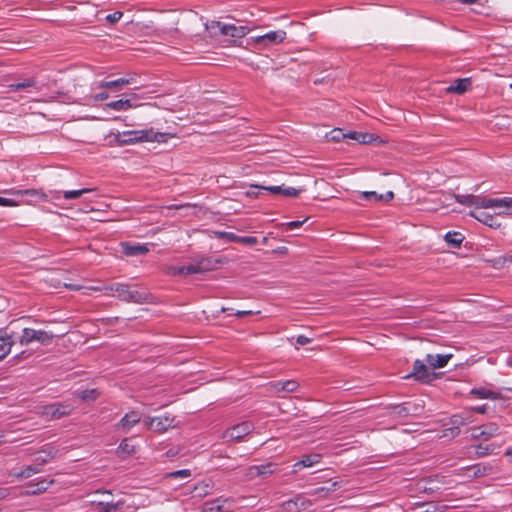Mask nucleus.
Here are the masks:
<instances>
[{
    "mask_svg": "<svg viewBox=\"0 0 512 512\" xmlns=\"http://www.w3.org/2000/svg\"><path fill=\"white\" fill-rule=\"evenodd\" d=\"M105 291H112L124 302L142 304L148 301L149 293L140 291L135 287L123 283H112L104 288Z\"/></svg>",
    "mask_w": 512,
    "mask_h": 512,
    "instance_id": "nucleus-1",
    "label": "nucleus"
},
{
    "mask_svg": "<svg viewBox=\"0 0 512 512\" xmlns=\"http://www.w3.org/2000/svg\"><path fill=\"white\" fill-rule=\"evenodd\" d=\"M159 137H163V134L155 132L151 129L143 130H130L118 133L116 135V141L120 145H131L138 142H149V141H160Z\"/></svg>",
    "mask_w": 512,
    "mask_h": 512,
    "instance_id": "nucleus-2",
    "label": "nucleus"
},
{
    "mask_svg": "<svg viewBox=\"0 0 512 512\" xmlns=\"http://www.w3.org/2000/svg\"><path fill=\"white\" fill-rule=\"evenodd\" d=\"M429 368V365H426L424 361L417 359L413 364L412 371L404 378H413L416 381L428 384L436 378V373L430 371Z\"/></svg>",
    "mask_w": 512,
    "mask_h": 512,
    "instance_id": "nucleus-3",
    "label": "nucleus"
},
{
    "mask_svg": "<svg viewBox=\"0 0 512 512\" xmlns=\"http://www.w3.org/2000/svg\"><path fill=\"white\" fill-rule=\"evenodd\" d=\"M54 338L52 333L44 330H35L32 328H24L20 337L21 345H29L30 343L37 341L41 344H50Z\"/></svg>",
    "mask_w": 512,
    "mask_h": 512,
    "instance_id": "nucleus-4",
    "label": "nucleus"
},
{
    "mask_svg": "<svg viewBox=\"0 0 512 512\" xmlns=\"http://www.w3.org/2000/svg\"><path fill=\"white\" fill-rule=\"evenodd\" d=\"M175 418L170 415L156 416V417H145L143 423L145 427L153 432L164 433L169 428L175 426Z\"/></svg>",
    "mask_w": 512,
    "mask_h": 512,
    "instance_id": "nucleus-5",
    "label": "nucleus"
},
{
    "mask_svg": "<svg viewBox=\"0 0 512 512\" xmlns=\"http://www.w3.org/2000/svg\"><path fill=\"white\" fill-rule=\"evenodd\" d=\"M217 263L218 261H214L212 258H202L196 263L179 267L178 273L181 275L205 273L214 270Z\"/></svg>",
    "mask_w": 512,
    "mask_h": 512,
    "instance_id": "nucleus-6",
    "label": "nucleus"
},
{
    "mask_svg": "<svg viewBox=\"0 0 512 512\" xmlns=\"http://www.w3.org/2000/svg\"><path fill=\"white\" fill-rule=\"evenodd\" d=\"M255 426L250 421L239 423L223 433V438L227 441H240L254 430Z\"/></svg>",
    "mask_w": 512,
    "mask_h": 512,
    "instance_id": "nucleus-7",
    "label": "nucleus"
},
{
    "mask_svg": "<svg viewBox=\"0 0 512 512\" xmlns=\"http://www.w3.org/2000/svg\"><path fill=\"white\" fill-rule=\"evenodd\" d=\"M73 406L68 403H53L43 407L42 415L48 420H57L70 415Z\"/></svg>",
    "mask_w": 512,
    "mask_h": 512,
    "instance_id": "nucleus-8",
    "label": "nucleus"
},
{
    "mask_svg": "<svg viewBox=\"0 0 512 512\" xmlns=\"http://www.w3.org/2000/svg\"><path fill=\"white\" fill-rule=\"evenodd\" d=\"M423 411V405L413 401L404 402L391 407V414L399 418L420 415Z\"/></svg>",
    "mask_w": 512,
    "mask_h": 512,
    "instance_id": "nucleus-9",
    "label": "nucleus"
},
{
    "mask_svg": "<svg viewBox=\"0 0 512 512\" xmlns=\"http://www.w3.org/2000/svg\"><path fill=\"white\" fill-rule=\"evenodd\" d=\"M312 502L301 494L280 504L281 512H302L307 510Z\"/></svg>",
    "mask_w": 512,
    "mask_h": 512,
    "instance_id": "nucleus-10",
    "label": "nucleus"
},
{
    "mask_svg": "<svg viewBox=\"0 0 512 512\" xmlns=\"http://www.w3.org/2000/svg\"><path fill=\"white\" fill-rule=\"evenodd\" d=\"M500 434V427L495 423H488L472 429L474 439L487 441L490 438Z\"/></svg>",
    "mask_w": 512,
    "mask_h": 512,
    "instance_id": "nucleus-11",
    "label": "nucleus"
},
{
    "mask_svg": "<svg viewBox=\"0 0 512 512\" xmlns=\"http://www.w3.org/2000/svg\"><path fill=\"white\" fill-rule=\"evenodd\" d=\"M287 33L284 30L270 31L264 35L257 36L255 43L264 47H269L282 43L286 39Z\"/></svg>",
    "mask_w": 512,
    "mask_h": 512,
    "instance_id": "nucleus-12",
    "label": "nucleus"
},
{
    "mask_svg": "<svg viewBox=\"0 0 512 512\" xmlns=\"http://www.w3.org/2000/svg\"><path fill=\"white\" fill-rule=\"evenodd\" d=\"M500 207H512V197L491 198L488 196L478 195V209Z\"/></svg>",
    "mask_w": 512,
    "mask_h": 512,
    "instance_id": "nucleus-13",
    "label": "nucleus"
},
{
    "mask_svg": "<svg viewBox=\"0 0 512 512\" xmlns=\"http://www.w3.org/2000/svg\"><path fill=\"white\" fill-rule=\"evenodd\" d=\"M54 480L41 479L38 482H30L21 491V496H35L44 493L53 484Z\"/></svg>",
    "mask_w": 512,
    "mask_h": 512,
    "instance_id": "nucleus-14",
    "label": "nucleus"
},
{
    "mask_svg": "<svg viewBox=\"0 0 512 512\" xmlns=\"http://www.w3.org/2000/svg\"><path fill=\"white\" fill-rule=\"evenodd\" d=\"M453 357V354H427L425 361L431 369H439L445 367L449 360Z\"/></svg>",
    "mask_w": 512,
    "mask_h": 512,
    "instance_id": "nucleus-15",
    "label": "nucleus"
},
{
    "mask_svg": "<svg viewBox=\"0 0 512 512\" xmlns=\"http://www.w3.org/2000/svg\"><path fill=\"white\" fill-rule=\"evenodd\" d=\"M141 421V415L137 411H130L126 413L117 424L119 429L128 432L133 426Z\"/></svg>",
    "mask_w": 512,
    "mask_h": 512,
    "instance_id": "nucleus-16",
    "label": "nucleus"
},
{
    "mask_svg": "<svg viewBox=\"0 0 512 512\" xmlns=\"http://www.w3.org/2000/svg\"><path fill=\"white\" fill-rule=\"evenodd\" d=\"M57 454V450L51 445H45L35 457L34 462L42 468L43 465L50 462Z\"/></svg>",
    "mask_w": 512,
    "mask_h": 512,
    "instance_id": "nucleus-17",
    "label": "nucleus"
},
{
    "mask_svg": "<svg viewBox=\"0 0 512 512\" xmlns=\"http://www.w3.org/2000/svg\"><path fill=\"white\" fill-rule=\"evenodd\" d=\"M249 32L248 27L246 26H236L234 24H224L221 27V35L230 36L234 38H242L247 35Z\"/></svg>",
    "mask_w": 512,
    "mask_h": 512,
    "instance_id": "nucleus-18",
    "label": "nucleus"
},
{
    "mask_svg": "<svg viewBox=\"0 0 512 512\" xmlns=\"http://www.w3.org/2000/svg\"><path fill=\"white\" fill-rule=\"evenodd\" d=\"M320 460H321V455L320 454L315 453V454L305 455V456L302 457L301 460L297 461L293 465L292 472L293 473H297L302 468L311 467V466L319 463Z\"/></svg>",
    "mask_w": 512,
    "mask_h": 512,
    "instance_id": "nucleus-19",
    "label": "nucleus"
},
{
    "mask_svg": "<svg viewBox=\"0 0 512 512\" xmlns=\"http://www.w3.org/2000/svg\"><path fill=\"white\" fill-rule=\"evenodd\" d=\"M469 215L491 228H498L501 225L495 216L484 211H471Z\"/></svg>",
    "mask_w": 512,
    "mask_h": 512,
    "instance_id": "nucleus-20",
    "label": "nucleus"
},
{
    "mask_svg": "<svg viewBox=\"0 0 512 512\" xmlns=\"http://www.w3.org/2000/svg\"><path fill=\"white\" fill-rule=\"evenodd\" d=\"M471 84L472 82L470 78L457 79L453 85L446 88V91L448 93L463 94L471 88Z\"/></svg>",
    "mask_w": 512,
    "mask_h": 512,
    "instance_id": "nucleus-21",
    "label": "nucleus"
},
{
    "mask_svg": "<svg viewBox=\"0 0 512 512\" xmlns=\"http://www.w3.org/2000/svg\"><path fill=\"white\" fill-rule=\"evenodd\" d=\"M133 80H134V78L132 76H130V77H123V78H119V79L111 80V81H100L98 83V87L119 90L121 87L132 83Z\"/></svg>",
    "mask_w": 512,
    "mask_h": 512,
    "instance_id": "nucleus-22",
    "label": "nucleus"
},
{
    "mask_svg": "<svg viewBox=\"0 0 512 512\" xmlns=\"http://www.w3.org/2000/svg\"><path fill=\"white\" fill-rule=\"evenodd\" d=\"M470 394L480 399H499L501 398V394L499 392H495L493 390L480 387L473 388L470 391Z\"/></svg>",
    "mask_w": 512,
    "mask_h": 512,
    "instance_id": "nucleus-23",
    "label": "nucleus"
},
{
    "mask_svg": "<svg viewBox=\"0 0 512 512\" xmlns=\"http://www.w3.org/2000/svg\"><path fill=\"white\" fill-rule=\"evenodd\" d=\"M123 253L126 256H137V255H144L146 254L149 249L145 245H131L128 243L122 244Z\"/></svg>",
    "mask_w": 512,
    "mask_h": 512,
    "instance_id": "nucleus-24",
    "label": "nucleus"
},
{
    "mask_svg": "<svg viewBox=\"0 0 512 512\" xmlns=\"http://www.w3.org/2000/svg\"><path fill=\"white\" fill-rule=\"evenodd\" d=\"M468 470L472 472L474 477H483L490 475L493 471V467L489 464L478 463L469 467Z\"/></svg>",
    "mask_w": 512,
    "mask_h": 512,
    "instance_id": "nucleus-25",
    "label": "nucleus"
},
{
    "mask_svg": "<svg viewBox=\"0 0 512 512\" xmlns=\"http://www.w3.org/2000/svg\"><path fill=\"white\" fill-rule=\"evenodd\" d=\"M106 107L116 111H126L133 108L134 104L129 99H119L107 103Z\"/></svg>",
    "mask_w": 512,
    "mask_h": 512,
    "instance_id": "nucleus-26",
    "label": "nucleus"
},
{
    "mask_svg": "<svg viewBox=\"0 0 512 512\" xmlns=\"http://www.w3.org/2000/svg\"><path fill=\"white\" fill-rule=\"evenodd\" d=\"M37 81L35 78H27L21 82L12 83L8 85V89L12 92H18L28 88L36 87Z\"/></svg>",
    "mask_w": 512,
    "mask_h": 512,
    "instance_id": "nucleus-27",
    "label": "nucleus"
},
{
    "mask_svg": "<svg viewBox=\"0 0 512 512\" xmlns=\"http://www.w3.org/2000/svg\"><path fill=\"white\" fill-rule=\"evenodd\" d=\"M464 240V236L460 232L449 231L445 235V241L453 248H459Z\"/></svg>",
    "mask_w": 512,
    "mask_h": 512,
    "instance_id": "nucleus-28",
    "label": "nucleus"
},
{
    "mask_svg": "<svg viewBox=\"0 0 512 512\" xmlns=\"http://www.w3.org/2000/svg\"><path fill=\"white\" fill-rule=\"evenodd\" d=\"M136 448L133 444H131V439L125 438L121 441L117 448V453L121 456H129L134 454Z\"/></svg>",
    "mask_w": 512,
    "mask_h": 512,
    "instance_id": "nucleus-29",
    "label": "nucleus"
},
{
    "mask_svg": "<svg viewBox=\"0 0 512 512\" xmlns=\"http://www.w3.org/2000/svg\"><path fill=\"white\" fill-rule=\"evenodd\" d=\"M455 197V200L462 204V205H465V206H468V207H471V206H474L475 208L478 209V195H461V194H456L454 195Z\"/></svg>",
    "mask_w": 512,
    "mask_h": 512,
    "instance_id": "nucleus-30",
    "label": "nucleus"
},
{
    "mask_svg": "<svg viewBox=\"0 0 512 512\" xmlns=\"http://www.w3.org/2000/svg\"><path fill=\"white\" fill-rule=\"evenodd\" d=\"M41 471L42 468H40L39 465H37V463L34 462V464L28 465L20 472L15 473V476L17 478H29L34 474L40 473Z\"/></svg>",
    "mask_w": 512,
    "mask_h": 512,
    "instance_id": "nucleus-31",
    "label": "nucleus"
},
{
    "mask_svg": "<svg viewBox=\"0 0 512 512\" xmlns=\"http://www.w3.org/2000/svg\"><path fill=\"white\" fill-rule=\"evenodd\" d=\"M348 139L357 141L360 144H367L373 140V135L363 132H349L347 133Z\"/></svg>",
    "mask_w": 512,
    "mask_h": 512,
    "instance_id": "nucleus-32",
    "label": "nucleus"
},
{
    "mask_svg": "<svg viewBox=\"0 0 512 512\" xmlns=\"http://www.w3.org/2000/svg\"><path fill=\"white\" fill-rule=\"evenodd\" d=\"M13 343L11 336L5 335L2 338L0 341V357L4 359L11 352Z\"/></svg>",
    "mask_w": 512,
    "mask_h": 512,
    "instance_id": "nucleus-33",
    "label": "nucleus"
},
{
    "mask_svg": "<svg viewBox=\"0 0 512 512\" xmlns=\"http://www.w3.org/2000/svg\"><path fill=\"white\" fill-rule=\"evenodd\" d=\"M259 471V477L266 478L267 476L272 475L277 468V464L268 462L262 465H257Z\"/></svg>",
    "mask_w": 512,
    "mask_h": 512,
    "instance_id": "nucleus-34",
    "label": "nucleus"
},
{
    "mask_svg": "<svg viewBox=\"0 0 512 512\" xmlns=\"http://www.w3.org/2000/svg\"><path fill=\"white\" fill-rule=\"evenodd\" d=\"M213 234L217 239H223L226 242L238 243L239 236L233 232L214 231Z\"/></svg>",
    "mask_w": 512,
    "mask_h": 512,
    "instance_id": "nucleus-35",
    "label": "nucleus"
},
{
    "mask_svg": "<svg viewBox=\"0 0 512 512\" xmlns=\"http://www.w3.org/2000/svg\"><path fill=\"white\" fill-rule=\"evenodd\" d=\"M94 190H95L94 188H83V189H79V190L65 191L63 193V197L66 200L77 199V198L81 197L82 195H84L86 193H90Z\"/></svg>",
    "mask_w": 512,
    "mask_h": 512,
    "instance_id": "nucleus-36",
    "label": "nucleus"
},
{
    "mask_svg": "<svg viewBox=\"0 0 512 512\" xmlns=\"http://www.w3.org/2000/svg\"><path fill=\"white\" fill-rule=\"evenodd\" d=\"M78 397L83 401H94L99 397L97 389H86L78 393Z\"/></svg>",
    "mask_w": 512,
    "mask_h": 512,
    "instance_id": "nucleus-37",
    "label": "nucleus"
},
{
    "mask_svg": "<svg viewBox=\"0 0 512 512\" xmlns=\"http://www.w3.org/2000/svg\"><path fill=\"white\" fill-rule=\"evenodd\" d=\"M451 424L453 425L451 428L452 434L457 435L459 433V426L465 425L466 421L461 415H453L451 417Z\"/></svg>",
    "mask_w": 512,
    "mask_h": 512,
    "instance_id": "nucleus-38",
    "label": "nucleus"
},
{
    "mask_svg": "<svg viewBox=\"0 0 512 512\" xmlns=\"http://www.w3.org/2000/svg\"><path fill=\"white\" fill-rule=\"evenodd\" d=\"M329 140L333 142H340L343 139L348 138L347 133H344L342 129H333L328 135Z\"/></svg>",
    "mask_w": 512,
    "mask_h": 512,
    "instance_id": "nucleus-39",
    "label": "nucleus"
},
{
    "mask_svg": "<svg viewBox=\"0 0 512 512\" xmlns=\"http://www.w3.org/2000/svg\"><path fill=\"white\" fill-rule=\"evenodd\" d=\"M224 24L220 21H211L206 24V29L213 35H221V27H223Z\"/></svg>",
    "mask_w": 512,
    "mask_h": 512,
    "instance_id": "nucleus-40",
    "label": "nucleus"
},
{
    "mask_svg": "<svg viewBox=\"0 0 512 512\" xmlns=\"http://www.w3.org/2000/svg\"><path fill=\"white\" fill-rule=\"evenodd\" d=\"M15 195H29V196H37L41 199L46 198V195L35 189H26V190H17L12 192Z\"/></svg>",
    "mask_w": 512,
    "mask_h": 512,
    "instance_id": "nucleus-41",
    "label": "nucleus"
},
{
    "mask_svg": "<svg viewBox=\"0 0 512 512\" xmlns=\"http://www.w3.org/2000/svg\"><path fill=\"white\" fill-rule=\"evenodd\" d=\"M190 476H191V471L189 469L177 470V471H173V472H170V473L166 474V477H168V478H181V479H185V478H188Z\"/></svg>",
    "mask_w": 512,
    "mask_h": 512,
    "instance_id": "nucleus-42",
    "label": "nucleus"
},
{
    "mask_svg": "<svg viewBox=\"0 0 512 512\" xmlns=\"http://www.w3.org/2000/svg\"><path fill=\"white\" fill-rule=\"evenodd\" d=\"M379 195L380 194H378L375 191H365V192L361 193V198L364 200H367V201L378 202V201H382V198H379Z\"/></svg>",
    "mask_w": 512,
    "mask_h": 512,
    "instance_id": "nucleus-43",
    "label": "nucleus"
},
{
    "mask_svg": "<svg viewBox=\"0 0 512 512\" xmlns=\"http://www.w3.org/2000/svg\"><path fill=\"white\" fill-rule=\"evenodd\" d=\"M238 243L247 246H254L258 243V239L254 236H239Z\"/></svg>",
    "mask_w": 512,
    "mask_h": 512,
    "instance_id": "nucleus-44",
    "label": "nucleus"
},
{
    "mask_svg": "<svg viewBox=\"0 0 512 512\" xmlns=\"http://www.w3.org/2000/svg\"><path fill=\"white\" fill-rule=\"evenodd\" d=\"M256 477H259V471H258L257 465L248 467L245 472V478L247 480H253Z\"/></svg>",
    "mask_w": 512,
    "mask_h": 512,
    "instance_id": "nucleus-45",
    "label": "nucleus"
},
{
    "mask_svg": "<svg viewBox=\"0 0 512 512\" xmlns=\"http://www.w3.org/2000/svg\"><path fill=\"white\" fill-rule=\"evenodd\" d=\"M284 392H294L299 387V384L295 380H286L283 382L282 388Z\"/></svg>",
    "mask_w": 512,
    "mask_h": 512,
    "instance_id": "nucleus-46",
    "label": "nucleus"
},
{
    "mask_svg": "<svg viewBox=\"0 0 512 512\" xmlns=\"http://www.w3.org/2000/svg\"><path fill=\"white\" fill-rule=\"evenodd\" d=\"M491 452H492V449H491L490 445L484 446V445L480 444L476 447V454L479 457L486 456V455L490 454Z\"/></svg>",
    "mask_w": 512,
    "mask_h": 512,
    "instance_id": "nucleus-47",
    "label": "nucleus"
},
{
    "mask_svg": "<svg viewBox=\"0 0 512 512\" xmlns=\"http://www.w3.org/2000/svg\"><path fill=\"white\" fill-rule=\"evenodd\" d=\"M301 190L295 189L293 187H282L281 194L286 197H297L300 194Z\"/></svg>",
    "mask_w": 512,
    "mask_h": 512,
    "instance_id": "nucleus-48",
    "label": "nucleus"
},
{
    "mask_svg": "<svg viewBox=\"0 0 512 512\" xmlns=\"http://www.w3.org/2000/svg\"><path fill=\"white\" fill-rule=\"evenodd\" d=\"M123 16V13L120 11H115L114 13L108 14L106 16V21L110 24L117 23Z\"/></svg>",
    "mask_w": 512,
    "mask_h": 512,
    "instance_id": "nucleus-49",
    "label": "nucleus"
},
{
    "mask_svg": "<svg viewBox=\"0 0 512 512\" xmlns=\"http://www.w3.org/2000/svg\"><path fill=\"white\" fill-rule=\"evenodd\" d=\"M496 263L499 264L500 266L512 264V255L500 256L496 259Z\"/></svg>",
    "mask_w": 512,
    "mask_h": 512,
    "instance_id": "nucleus-50",
    "label": "nucleus"
},
{
    "mask_svg": "<svg viewBox=\"0 0 512 512\" xmlns=\"http://www.w3.org/2000/svg\"><path fill=\"white\" fill-rule=\"evenodd\" d=\"M307 219H304V220H296V221H291V222H288L285 224L286 228L288 230H293V229H296V228H299L303 225L304 222H306Z\"/></svg>",
    "mask_w": 512,
    "mask_h": 512,
    "instance_id": "nucleus-51",
    "label": "nucleus"
},
{
    "mask_svg": "<svg viewBox=\"0 0 512 512\" xmlns=\"http://www.w3.org/2000/svg\"><path fill=\"white\" fill-rule=\"evenodd\" d=\"M283 382L284 381L272 382L270 384L271 391L276 392V393L284 391V387L282 388Z\"/></svg>",
    "mask_w": 512,
    "mask_h": 512,
    "instance_id": "nucleus-52",
    "label": "nucleus"
},
{
    "mask_svg": "<svg viewBox=\"0 0 512 512\" xmlns=\"http://www.w3.org/2000/svg\"><path fill=\"white\" fill-rule=\"evenodd\" d=\"M262 190H266L272 194H281L282 192V186H263Z\"/></svg>",
    "mask_w": 512,
    "mask_h": 512,
    "instance_id": "nucleus-53",
    "label": "nucleus"
},
{
    "mask_svg": "<svg viewBox=\"0 0 512 512\" xmlns=\"http://www.w3.org/2000/svg\"><path fill=\"white\" fill-rule=\"evenodd\" d=\"M258 189H262V185H251L249 190L246 192L247 196L249 197H257L258 196Z\"/></svg>",
    "mask_w": 512,
    "mask_h": 512,
    "instance_id": "nucleus-54",
    "label": "nucleus"
},
{
    "mask_svg": "<svg viewBox=\"0 0 512 512\" xmlns=\"http://www.w3.org/2000/svg\"><path fill=\"white\" fill-rule=\"evenodd\" d=\"M339 487V483L337 481H333V482H328L326 485H325V488L326 489V494H329L331 492H334L338 489Z\"/></svg>",
    "mask_w": 512,
    "mask_h": 512,
    "instance_id": "nucleus-55",
    "label": "nucleus"
},
{
    "mask_svg": "<svg viewBox=\"0 0 512 512\" xmlns=\"http://www.w3.org/2000/svg\"><path fill=\"white\" fill-rule=\"evenodd\" d=\"M326 489L327 488H325V486L315 488L314 490H312L311 495H316L319 497H326L328 495V494H326Z\"/></svg>",
    "mask_w": 512,
    "mask_h": 512,
    "instance_id": "nucleus-56",
    "label": "nucleus"
},
{
    "mask_svg": "<svg viewBox=\"0 0 512 512\" xmlns=\"http://www.w3.org/2000/svg\"><path fill=\"white\" fill-rule=\"evenodd\" d=\"M17 203L9 198L0 197V206H16Z\"/></svg>",
    "mask_w": 512,
    "mask_h": 512,
    "instance_id": "nucleus-57",
    "label": "nucleus"
},
{
    "mask_svg": "<svg viewBox=\"0 0 512 512\" xmlns=\"http://www.w3.org/2000/svg\"><path fill=\"white\" fill-rule=\"evenodd\" d=\"M296 342L299 344V345H306L308 343L311 342V339L304 336V335H299L296 339Z\"/></svg>",
    "mask_w": 512,
    "mask_h": 512,
    "instance_id": "nucleus-58",
    "label": "nucleus"
},
{
    "mask_svg": "<svg viewBox=\"0 0 512 512\" xmlns=\"http://www.w3.org/2000/svg\"><path fill=\"white\" fill-rule=\"evenodd\" d=\"M393 197H394V194L392 191H388L385 194L379 195V198H382V201H384V202H388V201L392 200Z\"/></svg>",
    "mask_w": 512,
    "mask_h": 512,
    "instance_id": "nucleus-59",
    "label": "nucleus"
},
{
    "mask_svg": "<svg viewBox=\"0 0 512 512\" xmlns=\"http://www.w3.org/2000/svg\"><path fill=\"white\" fill-rule=\"evenodd\" d=\"M207 486H195L194 490H200L199 493H197V496L202 497L207 494Z\"/></svg>",
    "mask_w": 512,
    "mask_h": 512,
    "instance_id": "nucleus-60",
    "label": "nucleus"
},
{
    "mask_svg": "<svg viewBox=\"0 0 512 512\" xmlns=\"http://www.w3.org/2000/svg\"><path fill=\"white\" fill-rule=\"evenodd\" d=\"M252 314H254V312L251 310H243V311H237L235 313V316H237L238 318H242L244 316L252 315Z\"/></svg>",
    "mask_w": 512,
    "mask_h": 512,
    "instance_id": "nucleus-61",
    "label": "nucleus"
},
{
    "mask_svg": "<svg viewBox=\"0 0 512 512\" xmlns=\"http://www.w3.org/2000/svg\"><path fill=\"white\" fill-rule=\"evenodd\" d=\"M473 410L479 414H485L487 412V405L484 404L481 406L474 407Z\"/></svg>",
    "mask_w": 512,
    "mask_h": 512,
    "instance_id": "nucleus-62",
    "label": "nucleus"
},
{
    "mask_svg": "<svg viewBox=\"0 0 512 512\" xmlns=\"http://www.w3.org/2000/svg\"><path fill=\"white\" fill-rule=\"evenodd\" d=\"M109 97L107 92H101L95 96V99L98 101L106 100Z\"/></svg>",
    "mask_w": 512,
    "mask_h": 512,
    "instance_id": "nucleus-63",
    "label": "nucleus"
},
{
    "mask_svg": "<svg viewBox=\"0 0 512 512\" xmlns=\"http://www.w3.org/2000/svg\"><path fill=\"white\" fill-rule=\"evenodd\" d=\"M9 495V489L0 488V500L6 498Z\"/></svg>",
    "mask_w": 512,
    "mask_h": 512,
    "instance_id": "nucleus-64",
    "label": "nucleus"
}]
</instances>
